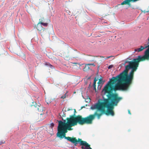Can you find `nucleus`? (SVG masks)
Masks as SVG:
<instances>
[{"label": "nucleus", "instance_id": "ddd939ff", "mask_svg": "<svg viewBox=\"0 0 149 149\" xmlns=\"http://www.w3.org/2000/svg\"><path fill=\"white\" fill-rule=\"evenodd\" d=\"M54 124L52 123L50 124L48 126L49 127H50V130H53V127H54Z\"/></svg>", "mask_w": 149, "mask_h": 149}, {"label": "nucleus", "instance_id": "5701e85b", "mask_svg": "<svg viewBox=\"0 0 149 149\" xmlns=\"http://www.w3.org/2000/svg\"><path fill=\"white\" fill-rule=\"evenodd\" d=\"M128 113L129 114H131V113H130V110H128Z\"/></svg>", "mask_w": 149, "mask_h": 149}, {"label": "nucleus", "instance_id": "dca6fc26", "mask_svg": "<svg viewBox=\"0 0 149 149\" xmlns=\"http://www.w3.org/2000/svg\"><path fill=\"white\" fill-rule=\"evenodd\" d=\"M49 98H45V101L47 104L50 103L51 102V100H50L49 101Z\"/></svg>", "mask_w": 149, "mask_h": 149}, {"label": "nucleus", "instance_id": "f03ea898", "mask_svg": "<svg viewBox=\"0 0 149 149\" xmlns=\"http://www.w3.org/2000/svg\"><path fill=\"white\" fill-rule=\"evenodd\" d=\"M132 83V81L121 73L110 79L104 86L102 92L106 96L107 98L120 101L122 97H119L117 93L113 92H116L120 88L127 90Z\"/></svg>", "mask_w": 149, "mask_h": 149}, {"label": "nucleus", "instance_id": "4468645a", "mask_svg": "<svg viewBox=\"0 0 149 149\" xmlns=\"http://www.w3.org/2000/svg\"><path fill=\"white\" fill-rule=\"evenodd\" d=\"M96 80L95 79L94 80V81L93 82V86L94 88V90H95V91H96Z\"/></svg>", "mask_w": 149, "mask_h": 149}, {"label": "nucleus", "instance_id": "2eb2a0df", "mask_svg": "<svg viewBox=\"0 0 149 149\" xmlns=\"http://www.w3.org/2000/svg\"><path fill=\"white\" fill-rule=\"evenodd\" d=\"M104 82V81H103L102 79H100L99 80L98 84H103Z\"/></svg>", "mask_w": 149, "mask_h": 149}, {"label": "nucleus", "instance_id": "f8f14e48", "mask_svg": "<svg viewBox=\"0 0 149 149\" xmlns=\"http://www.w3.org/2000/svg\"><path fill=\"white\" fill-rule=\"evenodd\" d=\"M90 65L91 64H88L85 65V67L83 68V70L84 71H87L89 70L90 68L89 65Z\"/></svg>", "mask_w": 149, "mask_h": 149}, {"label": "nucleus", "instance_id": "0eeeda50", "mask_svg": "<svg viewBox=\"0 0 149 149\" xmlns=\"http://www.w3.org/2000/svg\"><path fill=\"white\" fill-rule=\"evenodd\" d=\"M39 21V22L37 24L36 28L38 30L40 31V34H41V36H42L45 34V29L44 28H43L42 26L39 24L40 23L45 22L44 18L41 17Z\"/></svg>", "mask_w": 149, "mask_h": 149}, {"label": "nucleus", "instance_id": "f257e3e1", "mask_svg": "<svg viewBox=\"0 0 149 149\" xmlns=\"http://www.w3.org/2000/svg\"><path fill=\"white\" fill-rule=\"evenodd\" d=\"M100 101L99 100L97 103L91 106V109L97 110L93 114L90 115L86 118H82L81 116L78 117L77 118V120L81 124L85 123H92L96 116H97L98 119H99L104 113L108 116H114V113L113 110L114 107L117 106L120 101L108 98H104L103 100H101Z\"/></svg>", "mask_w": 149, "mask_h": 149}, {"label": "nucleus", "instance_id": "bb28decb", "mask_svg": "<svg viewBox=\"0 0 149 149\" xmlns=\"http://www.w3.org/2000/svg\"><path fill=\"white\" fill-rule=\"evenodd\" d=\"M89 149H92L91 148H90Z\"/></svg>", "mask_w": 149, "mask_h": 149}, {"label": "nucleus", "instance_id": "a878e982", "mask_svg": "<svg viewBox=\"0 0 149 149\" xmlns=\"http://www.w3.org/2000/svg\"><path fill=\"white\" fill-rule=\"evenodd\" d=\"M48 56V57H49V58H51V57H50L49 56Z\"/></svg>", "mask_w": 149, "mask_h": 149}, {"label": "nucleus", "instance_id": "9b49d317", "mask_svg": "<svg viewBox=\"0 0 149 149\" xmlns=\"http://www.w3.org/2000/svg\"><path fill=\"white\" fill-rule=\"evenodd\" d=\"M95 56H88L87 58V60L90 62L94 61Z\"/></svg>", "mask_w": 149, "mask_h": 149}, {"label": "nucleus", "instance_id": "1a4fd4ad", "mask_svg": "<svg viewBox=\"0 0 149 149\" xmlns=\"http://www.w3.org/2000/svg\"><path fill=\"white\" fill-rule=\"evenodd\" d=\"M33 104L31 105L32 107H34L35 109V110L38 111V112H40V115H41L43 114L41 113L43 112V108L42 107L41 105L40 106L37 104L36 102H33Z\"/></svg>", "mask_w": 149, "mask_h": 149}, {"label": "nucleus", "instance_id": "6ab92c4d", "mask_svg": "<svg viewBox=\"0 0 149 149\" xmlns=\"http://www.w3.org/2000/svg\"><path fill=\"white\" fill-rule=\"evenodd\" d=\"M65 97H66V95H65V94L64 95L61 96V98L64 99L65 98Z\"/></svg>", "mask_w": 149, "mask_h": 149}, {"label": "nucleus", "instance_id": "412c9836", "mask_svg": "<svg viewBox=\"0 0 149 149\" xmlns=\"http://www.w3.org/2000/svg\"><path fill=\"white\" fill-rule=\"evenodd\" d=\"M113 56H108L107 58H109L111 57H113Z\"/></svg>", "mask_w": 149, "mask_h": 149}, {"label": "nucleus", "instance_id": "39448f33", "mask_svg": "<svg viewBox=\"0 0 149 149\" xmlns=\"http://www.w3.org/2000/svg\"><path fill=\"white\" fill-rule=\"evenodd\" d=\"M72 141V143L74 144L75 146H77L78 143H79L80 145L82 146L81 148L82 149H89L90 147V145L87 142L85 141H82L81 139L78 138V139L75 138L70 139Z\"/></svg>", "mask_w": 149, "mask_h": 149}, {"label": "nucleus", "instance_id": "aec40b11", "mask_svg": "<svg viewBox=\"0 0 149 149\" xmlns=\"http://www.w3.org/2000/svg\"><path fill=\"white\" fill-rule=\"evenodd\" d=\"M113 65H110L108 67V68L111 69V68H112L113 67Z\"/></svg>", "mask_w": 149, "mask_h": 149}, {"label": "nucleus", "instance_id": "20e7f679", "mask_svg": "<svg viewBox=\"0 0 149 149\" xmlns=\"http://www.w3.org/2000/svg\"><path fill=\"white\" fill-rule=\"evenodd\" d=\"M76 111L74 109V113L73 115L70 116V118H67L66 120H67L66 123L65 120H64V122L61 120L58 121V127L57 130H71L73 129L72 127L75 125H76L77 123L81 125H83L85 124H91V123H85L83 124H80L77 120V118L78 117L81 116L82 118H86L88 116L85 118H83L80 115H78L76 116H75V113Z\"/></svg>", "mask_w": 149, "mask_h": 149}, {"label": "nucleus", "instance_id": "6e6552de", "mask_svg": "<svg viewBox=\"0 0 149 149\" xmlns=\"http://www.w3.org/2000/svg\"><path fill=\"white\" fill-rule=\"evenodd\" d=\"M68 131H58L57 133V136L61 138H63L64 137L65 139H67L68 141L72 143V141L70 139H72L75 138L76 139V137H70L65 136V133H67Z\"/></svg>", "mask_w": 149, "mask_h": 149}, {"label": "nucleus", "instance_id": "423d86ee", "mask_svg": "<svg viewBox=\"0 0 149 149\" xmlns=\"http://www.w3.org/2000/svg\"><path fill=\"white\" fill-rule=\"evenodd\" d=\"M148 42L147 43L148 45L144 47L143 46H141L139 48L135 49V51L140 52L142 51L143 49L148 48V49L146 50L144 53V54L141 57H144L145 60H149V37L148 39Z\"/></svg>", "mask_w": 149, "mask_h": 149}, {"label": "nucleus", "instance_id": "a211bd4d", "mask_svg": "<svg viewBox=\"0 0 149 149\" xmlns=\"http://www.w3.org/2000/svg\"><path fill=\"white\" fill-rule=\"evenodd\" d=\"M5 143V141L4 140L2 141H0V145H1L2 144L4 143Z\"/></svg>", "mask_w": 149, "mask_h": 149}, {"label": "nucleus", "instance_id": "393cba45", "mask_svg": "<svg viewBox=\"0 0 149 149\" xmlns=\"http://www.w3.org/2000/svg\"><path fill=\"white\" fill-rule=\"evenodd\" d=\"M49 65L50 66L51 68H52V67H53V66L51 65L50 64H49Z\"/></svg>", "mask_w": 149, "mask_h": 149}, {"label": "nucleus", "instance_id": "4be33fe9", "mask_svg": "<svg viewBox=\"0 0 149 149\" xmlns=\"http://www.w3.org/2000/svg\"><path fill=\"white\" fill-rule=\"evenodd\" d=\"M72 63L73 64H75V65H79V64L77 63Z\"/></svg>", "mask_w": 149, "mask_h": 149}, {"label": "nucleus", "instance_id": "7ed1b4c3", "mask_svg": "<svg viewBox=\"0 0 149 149\" xmlns=\"http://www.w3.org/2000/svg\"><path fill=\"white\" fill-rule=\"evenodd\" d=\"M145 60L144 57L139 56L137 58H134L131 61L127 62L129 64L125 66V69L121 73L132 81L134 79V72L137 69L139 62Z\"/></svg>", "mask_w": 149, "mask_h": 149}, {"label": "nucleus", "instance_id": "b1692460", "mask_svg": "<svg viewBox=\"0 0 149 149\" xmlns=\"http://www.w3.org/2000/svg\"><path fill=\"white\" fill-rule=\"evenodd\" d=\"M91 64V65H93V66H95V65L93 63V64Z\"/></svg>", "mask_w": 149, "mask_h": 149}, {"label": "nucleus", "instance_id": "9d476101", "mask_svg": "<svg viewBox=\"0 0 149 149\" xmlns=\"http://www.w3.org/2000/svg\"><path fill=\"white\" fill-rule=\"evenodd\" d=\"M132 1V0H125L121 3V5H127L129 6H131V4L130 3V2Z\"/></svg>", "mask_w": 149, "mask_h": 149}, {"label": "nucleus", "instance_id": "f3484780", "mask_svg": "<svg viewBox=\"0 0 149 149\" xmlns=\"http://www.w3.org/2000/svg\"><path fill=\"white\" fill-rule=\"evenodd\" d=\"M40 24H41V25H43L44 26H47V25H48L47 23H44L43 22L40 23Z\"/></svg>", "mask_w": 149, "mask_h": 149}]
</instances>
